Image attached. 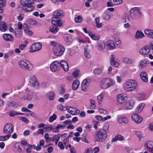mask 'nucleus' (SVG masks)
I'll return each mask as SVG.
<instances>
[{"instance_id": "nucleus-41", "label": "nucleus", "mask_w": 153, "mask_h": 153, "mask_svg": "<svg viewBox=\"0 0 153 153\" xmlns=\"http://www.w3.org/2000/svg\"><path fill=\"white\" fill-rule=\"evenodd\" d=\"M10 137V134H7V135L4 136H0V140L2 141H4L8 140Z\"/></svg>"}, {"instance_id": "nucleus-58", "label": "nucleus", "mask_w": 153, "mask_h": 153, "mask_svg": "<svg viewBox=\"0 0 153 153\" xmlns=\"http://www.w3.org/2000/svg\"><path fill=\"white\" fill-rule=\"evenodd\" d=\"M98 111L101 114H108L107 112L106 111L102 109L99 108Z\"/></svg>"}, {"instance_id": "nucleus-53", "label": "nucleus", "mask_w": 153, "mask_h": 153, "mask_svg": "<svg viewBox=\"0 0 153 153\" xmlns=\"http://www.w3.org/2000/svg\"><path fill=\"white\" fill-rule=\"evenodd\" d=\"M103 97V95L102 94H101L100 95L97 96V99L99 104H100L101 102L102 101V99Z\"/></svg>"}, {"instance_id": "nucleus-52", "label": "nucleus", "mask_w": 153, "mask_h": 153, "mask_svg": "<svg viewBox=\"0 0 153 153\" xmlns=\"http://www.w3.org/2000/svg\"><path fill=\"white\" fill-rule=\"evenodd\" d=\"M28 22L30 24L32 25H36L37 22L36 20L33 19H30Z\"/></svg>"}, {"instance_id": "nucleus-24", "label": "nucleus", "mask_w": 153, "mask_h": 153, "mask_svg": "<svg viewBox=\"0 0 153 153\" xmlns=\"http://www.w3.org/2000/svg\"><path fill=\"white\" fill-rule=\"evenodd\" d=\"M79 82L78 79H76L74 81L72 85V88L74 90H76L79 87Z\"/></svg>"}, {"instance_id": "nucleus-20", "label": "nucleus", "mask_w": 153, "mask_h": 153, "mask_svg": "<svg viewBox=\"0 0 153 153\" xmlns=\"http://www.w3.org/2000/svg\"><path fill=\"white\" fill-rule=\"evenodd\" d=\"M108 48L110 50H112L115 48V45L114 42L111 40H109L106 42Z\"/></svg>"}, {"instance_id": "nucleus-64", "label": "nucleus", "mask_w": 153, "mask_h": 153, "mask_svg": "<svg viewBox=\"0 0 153 153\" xmlns=\"http://www.w3.org/2000/svg\"><path fill=\"white\" fill-rule=\"evenodd\" d=\"M81 84L89 85V82L87 81V79H85L83 81Z\"/></svg>"}, {"instance_id": "nucleus-17", "label": "nucleus", "mask_w": 153, "mask_h": 153, "mask_svg": "<svg viewBox=\"0 0 153 153\" xmlns=\"http://www.w3.org/2000/svg\"><path fill=\"white\" fill-rule=\"evenodd\" d=\"M97 49L99 51H101L105 48V43L102 41H99L97 42Z\"/></svg>"}, {"instance_id": "nucleus-15", "label": "nucleus", "mask_w": 153, "mask_h": 153, "mask_svg": "<svg viewBox=\"0 0 153 153\" xmlns=\"http://www.w3.org/2000/svg\"><path fill=\"white\" fill-rule=\"evenodd\" d=\"M150 47L149 46H146L141 49L140 51V53L145 55L148 54L150 52Z\"/></svg>"}, {"instance_id": "nucleus-46", "label": "nucleus", "mask_w": 153, "mask_h": 153, "mask_svg": "<svg viewBox=\"0 0 153 153\" xmlns=\"http://www.w3.org/2000/svg\"><path fill=\"white\" fill-rule=\"evenodd\" d=\"M56 114H53L50 116L49 118V121L50 122L52 123L56 119Z\"/></svg>"}, {"instance_id": "nucleus-32", "label": "nucleus", "mask_w": 153, "mask_h": 153, "mask_svg": "<svg viewBox=\"0 0 153 153\" xmlns=\"http://www.w3.org/2000/svg\"><path fill=\"white\" fill-rule=\"evenodd\" d=\"M144 36V35L142 32L137 31L136 33L135 38L137 39H139L143 38Z\"/></svg>"}, {"instance_id": "nucleus-50", "label": "nucleus", "mask_w": 153, "mask_h": 153, "mask_svg": "<svg viewBox=\"0 0 153 153\" xmlns=\"http://www.w3.org/2000/svg\"><path fill=\"white\" fill-rule=\"evenodd\" d=\"M84 54L85 56L87 58H89L91 57V55L90 54L89 51L87 50L86 49H85Z\"/></svg>"}, {"instance_id": "nucleus-31", "label": "nucleus", "mask_w": 153, "mask_h": 153, "mask_svg": "<svg viewBox=\"0 0 153 153\" xmlns=\"http://www.w3.org/2000/svg\"><path fill=\"white\" fill-rule=\"evenodd\" d=\"M68 112L72 115H76L79 114L80 111L78 110L71 108L70 110H68Z\"/></svg>"}, {"instance_id": "nucleus-61", "label": "nucleus", "mask_w": 153, "mask_h": 153, "mask_svg": "<svg viewBox=\"0 0 153 153\" xmlns=\"http://www.w3.org/2000/svg\"><path fill=\"white\" fill-rule=\"evenodd\" d=\"M88 85L81 84L82 89L84 91H86Z\"/></svg>"}, {"instance_id": "nucleus-29", "label": "nucleus", "mask_w": 153, "mask_h": 153, "mask_svg": "<svg viewBox=\"0 0 153 153\" xmlns=\"http://www.w3.org/2000/svg\"><path fill=\"white\" fill-rule=\"evenodd\" d=\"M123 140V137L120 134H118L116 135L115 137L113 138L112 140V142H116L117 140L122 141Z\"/></svg>"}, {"instance_id": "nucleus-45", "label": "nucleus", "mask_w": 153, "mask_h": 153, "mask_svg": "<svg viewBox=\"0 0 153 153\" xmlns=\"http://www.w3.org/2000/svg\"><path fill=\"white\" fill-rule=\"evenodd\" d=\"M102 72V70L100 68L95 69L94 71V73L95 74L100 75Z\"/></svg>"}, {"instance_id": "nucleus-62", "label": "nucleus", "mask_w": 153, "mask_h": 153, "mask_svg": "<svg viewBox=\"0 0 153 153\" xmlns=\"http://www.w3.org/2000/svg\"><path fill=\"white\" fill-rule=\"evenodd\" d=\"M109 2H107V6L108 7H112L113 6V2L112 0H109Z\"/></svg>"}, {"instance_id": "nucleus-19", "label": "nucleus", "mask_w": 153, "mask_h": 153, "mask_svg": "<svg viewBox=\"0 0 153 153\" xmlns=\"http://www.w3.org/2000/svg\"><path fill=\"white\" fill-rule=\"evenodd\" d=\"M60 68L62 67L65 72L67 71L68 69V66L67 63L65 61L61 60L60 62Z\"/></svg>"}, {"instance_id": "nucleus-38", "label": "nucleus", "mask_w": 153, "mask_h": 153, "mask_svg": "<svg viewBox=\"0 0 153 153\" xmlns=\"http://www.w3.org/2000/svg\"><path fill=\"white\" fill-rule=\"evenodd\" d=\"M7 105L8 106L14 107V108H16L17 105V104L15 101H12L11 102L8 101Z\"/></svg>"}, {"instance_id": "nucleus-34", "label": "nucleus", "mask_w": 153, "mask_h": 153, "mask_svg": "<svg viewBox=\"0 0 153 153\" xmlns=\"http://www.w3.org/2000/svg\"><path fill=\"white\" fill-rule=\"evenodd\" d=\"M88 34L89 36L93 39L97 40L99 39V36H98L93 34L91 32H88Z\"/></svg>"}, {"instance_id": "nucleus-55", "label": "nucleus", "mask_w": 153, "mask_h": 153, "mask_svg": "<svg viewBox=\"0 0 153 153\" xmlns=\"http://www.w3.org/2000/svg\"><path fill=\"white\" fill-rule=\"evenodd\" d=\"M18 115V112L16 111H12L9 114V115L12 117H13L15 115Z\"/></svg>"}, {"instance_id": "nucleus-28", "label": "nucleus", "mask_w": 153, "mask_h": 153, "mask_svg": "<svg viewBox=\"0 0 153 153\" xmlns=\"http://www.w3.org/2000/svg\"><path fill=\"white\" fill-rule=\"evenodd\" d=\"M145 104L144 103H141L137 107L136 109V112L137 113H140L141 112L144 107Z\"/></svg>"}, {"instance_id": "nucleus-11", "label": "nucleus", "mask_w": 153, "mask_h": 153, "mask_svg": "<svg viewBox=\"0 0 153 153\" xmlns=\"http://www.w3.org/2000/svg\"><path fill=\"white\" fill-rule=\"evenodd\" d=\"M42 46L41 43H35L33 44L30 48V52L32 53L37 51H39L42 48Z\"/></svg>"}, {"instance_id": "nucleus-25", "label": "nucleus", "mask_w": 153, "mask_h": 153, "mask_svg": "<svg viewBox=\"0 0 153 153\" xmlns=\"http://www.w3.org/2000/svg\"><path fill=\"white\" fill-rule=\"evenodd\" d=\"M65 127V126L63 125L58 124L57 126L53 128V132L54 133H57L59 132V129H63Z\"/></svg>"}, {"instance_id": "nucleus-1", "label": "nucleus", "mask_w": 153, "mask_h": 153, "mask_svg": "<svg viewBox=\"0 0 153 153\" xmlns=\"http://www.w3.org/2000/svg\"><path fill=\"white\" fill-rule=\"evenodd\" d=\"M64 16L63 12L62 10H57L53 13V17L52 23L53 25H58L59 26H61L62 23L61 21L57 19H61Z\"/></svg>"}, {"instance_id": "nucleus-63", "label": "nucleus", "mask_w": 153, "mask_h": 153, "mask_svg": "<svg viewBox=\"0 0 153 153\" xmlns=\"http://www.w3.org/2000/svg\"><path fill=\"white\" fill-rule=\"evenodd\" d=\"M14 147L18 149V151L19 152V153H23V151L22 149H21V147L19 146H18V147H17L16 146H14Z\"/></svg>"}, {"instance_id": "nucleus-22", "label": "nucleus", "mask_w": 153, "mask_h": 153, "mask_svg": "<svg viewBox=\"0 0 153 153\" xmlns=\"http://www.w3.org/2000/svg\"><path fill=\"white\" fill-rule=\"evenodd\" d=\"M145 147L148 149L149 152L153 153V143L149 141L146 143L145 145Z\"/></svg>"}, {"instance_id": "nucleus-54", "label": "nucleus", "mask_w": 153, "mask_h": 153, "mask_svg": "<svg viewBox=\"0 0 153 153\" xmlns=\"http://www.w3.org/2000/svg\"><path fill=\"white\" fill-rule=\"evenodd\" d=\"M20 120L25 123H27L29 122V120L27 118L23 117H21L20 118Z\"/></svg>"}, {"instance_id": "nucleus-13", "label": "nucleus", "mask_w": 153, "mask_h": 153, "mask_svg": "<svg viewBox=\"0 0 153 153\" xmlns=\"http://www.w3.org/2000/svg\"><path fill=\"white\" fill-rule=\"evenodd\" d=\"M26 92L25 93L24 96V99L28 100H32L34 97V94L33 92L30 91L28 89L25 90Z\"/></svg>"}, {"instance_id": "nucleus-42", "label": "nucleus", "mask_w": 153, "mask_h": 153, "mask_svg": "<svg viewBox=\"0 0 153 153\" xmlns=\"http://www.w3.org/2000/svg\"><path fill=\"white\" fill-rule=\"evenodd\" d=\"M111 17L109 13L108 12H105L103 14V18L105 20H108Z\"/></svg>"}, {"instance_id": "nucleus-44", "label": "nucleus", "mask_w": 153, "mask_h": 153, "mask_svg": "<svg viewBox=\"0 0 153 153\" xmlns=\"http://www.w3.org/2000/svg\"><path fill=\"white\" fill-rule=\"evenodd\" d=\"M74 20L76 22L79 23L82 20V17L80 16H79L77 17H76L74 18Z\"/></svg>"}, {"instance_id": "nucleus-18", "label": "nucleus", "mask_w": 153, "mask_h": 153, "mask_svg": "<svg viewBox=\"0 0 153 153\" xmlns=\"http://www.w3.org/2000/svg\"><path fill=\"white\" fill-rule=\"evenodd\" d=\"M134 101L133 100L127 101L126 104L125 108L128 110L132 109L134 106Z\"/></svg>"}, {"instance_id": "nucleus-27", "label": "nucleus", "mask_w": 153, "mask_h": 153, "mask_svg": "<svg viewBox=\"0 0 153 153\" xmlns=\"http://www.w3.org/2000/svg\"><path fill=\"white\" fill-rule=\"evenodd\" d=\"M140 76L143 81L145 82L148 81V79L147 76V74L145 72H141L140 74Z\"/></svg>"}, {"instance_id": "nucleus-10", "label": "nucleus", "mask_w": 153, "mask_h": 153, "mask_svg": "<svg viewBox=\"0 0 153 153\" xmlns=\"http://www.w3.org/2000/svg\"><path fill=\"white\" fill-rule=\"evenodd\" d=\"M30 85L35 88H38L39 87V82L34 76H32L30 77Z\"/></svg>"}, {"instance_id": "nucleus-30", "label": "nucleus", "mask_w": 153, "mask_h": 153, "mask_svg": "<svg viewBox=\"0 0 153 153\" xmlns=\"http://www.w3.org/2000/svg\"><path fill=\"white\" fill-rule=\"evenodd\" d=\"M23 29L25 33L31 35L33 33L32 31L29 30L28 27V25L27 24H24L23 26Z\"/></svg>"}, {"instance_id": "nucleus-51", "label": "nucleus", "mask_w": 153, "mask_h": 153, "mask_svg": "<svg viewBox=\"0 0 153 153\" xmlns=\"http://www.w3.org/2000/svg\"><path fill=\"white\" fill-rule=\"evenodd\" d=\"M109 59L110 62L115 61L117 60V59L116 57V56L114 54L111 55L109 57Z\"/></svg>"}, {"instance_id": "nucleus-5", "label": "nucleus", "mask_w": 153, "mask_h": 153, "mask_svg": "<svg viewBox=\"0 0 153 153\" xmlns=\"http://www.w3.org/2000/svg\"><path fill=\"white\" fill-rule=\"evenodd\" d=\"M114 82L112 79L105 78L101 81L100 86L102 88L106 89L114 85Z\"/></svg>"}, {"instance_id": "nucleus-47", "label": "nucleus", "mask_w": 153, "mask_h": 153, "mask_svg": "<svg viewBox=\"0 0 153 153\" xmlns=\"http://www.w3.org/2000/svg\"><path fill=\"white\" fill-rule=\"evenodd\" d=\"M60 138V135H59L58 134L55 135L53 136V141H54L55 140H57V141H58Z\"/></svg>"}, {"instance_id": "nucleus-12", "label": "nucleus", "mask_w": 153, "mask_h": 153, "mask_svg": "<svg viewBox=\"0 0 153 153\" xmlns=\"http://www.w3.org/2000/svg\"><path fill=\"white\" fill-rule=\"evenodd\" d=\"M50 68L52 71L54 72L59 70L60 68V62L57 61L52 62L50 65Z\"/></svg>"}, {"instance_id": "nucleus-9", "label": "nucleus", "mask_w": 153, "mask_h": 153, "mask_svg": "<svg viewBox=\"0 0 153 153\" xmlns=\"http://www.w3.org/2000/svg\"><path fill=\"white\" fill-rule=\"evenodd\" d=\"M13 131V126L11 123L6 124L4 128L3 132L4 133L10 134L11 136V134L12 133Z\"/></svg>"}, {"instance_id": "nucleus-49", "label": "nucleus", "mask_w": 153, "mask_h": 153, "mask_svg": "<svg viewBox=\"0 0 153 153\" xmlns=\"http://www.w3.org/2000/svg\"><path fill=\"white\" fill-rule=\"evenodd\" d=\"M49 98L51 100L54 99L55 97V94L54 92H52L48 93Z\"/></svg>"}, {"instance_id": "nucleus-35", "label": "nucleus", "mask_w": 153, "mask_h": 153, "mask_svg": "<svg viewBox=\"0 0 153 153\" xmlns=\"http://www.w3.org/2000/svg\"><path fill=\"white\" fill-rule=\"evenodd\" d=\"M118 121L119 123H126L128 122L126 118L124 117L119 118H118Z\"/></svg>"}, {"instance_id": "nucleus-36", "label": "nucleus", "mask_w": 153, "mask_h": 153, "mask_svg": "<svg viewBox=\"0 0 153 153\" xmlns=\"http://www.w3.org/2000/svg\"><path fill=\"white\" fill-rule=\"evenodd\" d=\"M123 61L126 64H131L132 63L133 60L128 58H124L123 59Z\"/></svg>"}, {"instance_id": "nucleus-37", "label": "nucleus", "mask_w": 153, "mask_h": 153, "mask_svg": "<svg viewBox=\"0 0 153 153\" xmlns=\"http://www.w3.org/2000/svg\"><path fill=\"white\" fill-rule=\"evenodd\" d=\"M79 71L77 69H75L72 72V74L74 78H76L79 76Z\"/></svg>"}, {"instance_id": "nucleus-48", "label": "nucleus", "mask_w": 153, "mask_h": 153, "mask_svg": "<svg viewBox=\"0 0 153 153\" xmlns=\"http://www.w3.org/2000/svg\"><path fill=\"white\" fill-rule=\"evenodd\" d=\"M110 63L111 65L115 67H117L119 66V63L116 61V60L110 62Z\"/></svg>"}, {"instance_id": "nucleus-60", "label": "nucleus", "mask_w": 153, "mask_h": 153, "mask_svg": "<svg viewBox=\"0 0 153 153\" xmlns=\"http://www.w3.org/2000/svg\"><path fill=\"white\" fill-rule=\"evenodd\" d=\"M58 146L59 147V148L62 150L64 149V147L63 146V145L61 142H59L58 143Z\"/></svg>"}, {"instance_id": "nucleus-56", "label": "nucleus", "mask_w": 153, "mask_h": 153, "mask_svg": "<svg viewBox=\"0 0 153 153\" xmlns=\"http://www.w3.org/2000/svg\"><path fill=\"white\" fill-rule=\"evenodd\" d=\"M6 0H0V6L3 7L5 6Z\"/></svg>"}, {"instance_id": "nucleus-26", "label": "nucleus", "mask_w": 153, "mask_h": 153, "mask_svg": "<svg viewBox=\"0 0 153 153\" xmlns=\"http://www.w3.org/2000/svg\"><path fill=\"white\" fill-rule=\"evenodd\" d=\"M53 25L52 26L50 27V31L52 32L53 33H55L57 32L59 30V28L56 25Z\"/></svg>"}, {"instance_id": "nucleus-7", "label": "nucleus", "mask_w": 153, "mask_h": 153, "mask_svg": "<svg viewBox=\"0 0 153 153\" xmlns=\"http://www.w3.org/2000/svg\"><path fill=\"white\" fill-rule=\"evenodd\" d=\"M19 66L21 68L25 70H30L32 68L29 62L26 60H21L19 62Z\"/></svg>"}, {"instance_id": "nucleus-57", "label": "nucleus", "mask_w": 153, "mask_h": 153, "mask_svg": "<svg viewBox=\"0 0 153 153\" xmlns=\"http://www.w3.org/2000/svg\"><path fill=\"white\" fill-rule=\"evenodd\" d=\"M114 4H119L122 2V0H112Z\"/></svg>"}, {"instance_id": "nucleus-33", "label": "nucleus", "mask_w": 153, "mask_h": 153, "mask_svg": "<svg viewBox=\"0 0 153 153\" xmlns=\"http://www.w3.org/2000/svg\"><path fill=\"white\" fill-rule=\"evenodd\" d=\"M144 33L147 36L153 38V31L149 30H145Z\"/></svg>"}, {"instance_id": "nucleus-2", "label": "nucleus", "mask_w": 153, "mask_h": 153, "mask_svg": "<svg viewBox=\"0 0 153 153\" xmlns=\"http://www.w3.org/2000/svg\"><path fill=\"white\" fill-rule=\"evenodd\" d=\"M34 2L33 0H21L20 1V4L22 6V10L27 12L32 11L34 7L31 5Z\"/></svg>"}, {"instance_id": "nucleus-14", "label": "nucleus", "mask_w": 153, "mask_h": 153, "mask_svg": "<svg viewBox=\"0 0 153 153\" xmlns=\"http://www.w3.org/2000/svg\"><path fill=\"white\" fill-rule=\"evenodd\" d=\"M131 117L132 120H134L135 122L137 124L141 123L143 120V118L136 114H133Z\"/></svg>"}, {"instance_id": "nucleus-23", "label": "nucleus", "mask_w": 153, "mask_h": 153, "mask_svg": "<svg viewBox=\"0 0 153 153\" xmlns=\"http://www.w3.org/2000/svg\"><path fill=\"white\" fill-rule=\"evenodd\" d=\"M7 29V25L4 22H0V30L2 32H5Z\"/></svg>"}, {"instance_id": "nucleus-21", "label": "nucleus", "mask_w": 153, "mask_h": 153, "mask_svg": "<svg viewBox=\"0 0 153 153\" xmlns=\"http://www.w3.org/2000/svg\"><path fill=\"white\" fill-rule=\"evenodd\" d=\"M4 39L7 41L11 42L13 40V37L10 34L8 33H4L3 35Z\"/></svg>"}, {"instance_id": "nucleus-3", "label": "nucleus", "mask_w": 153, "mask_h": 153, "mask_svg": "<svg viewBox=\"0 0 153 153\" xmlns=\"http://www.w3.org/2000/svg\"><path fill=\"white\" fill-rule=\"evenodd\" d=\"M137 86L136 82L133 79H129L126 81L124 85L125 90L128 91H134Z\"/></svg>"}, {"instance_id": "nucleus-4", "label": "nucleus", "mask_w": 153, "mask_h": 153, "mask_svg": "<svg viewBox=\"0 0 153 153\" xmlns=\"http://www.w3.org/2000/svg\"><path fill=\"white\" fill-rule=\"evenodd\" d=\"M107 136V131L103 129L96 131L95 133V137L97 141L102 142L106 139Z\"/></svg>"}, {"instance_id": "nucleus-8", "label": "nucleus", "mask_w": 153, "mask_h": 153, "mask_svg": "<svg viewBox=\"0 0 153 153\" xmlns=\"http://www.w3.org/2000/svg\"><path fill=\"white\" fill-rule=\"evenodd\" d=\"M130 16L133 19L139 17L141 13L137 7H134L130 10Z\"/></svg>"}, {"instance_id": "nucleus-40", "label": "nucleus", "mask_w": 153, "mask_h": 153, "mask_svg": "<svg viewBox=\"0 0 153 153\" xmlns=\"http://www.w3.org/2000/svg\"><path fill=\"white\" fill-rule=\"evenodd\" d=\"M14 33L15 35L18 37H20L22 35V33L20 29H16L15 30Z\"/></svg>"}, {"instance_id": "nucleus-59", "label": "nucleus", "mask_w": 153, "mask_h": 153, "mask_svg": "<svg viewBox=\"0 0 153 153\" xmlns=\"http://www.w3.org/2000/svg\"><path fill=\"white\" fill-rule=\"evenodd\" d=\"M71 38L70 37L66 36L65 38V41L67 43H68V44H69L71 43Z\"/></svg>"}, {"instance_id": "nucleus-16", "label": "nucleus", "mask_w": 153, "mask_h": 153, "mask_svg": "<svg viewBox=\"0 0 153 153\" xmlns=\"http://www.w3.org/2000/svg\"><path fill=\"white\" fill-rule=\"evenodd\" d=\"M117 101L119 103H123L126 100V98L124 97V95L122 94L117 95Z\"/></svg>"}, {"instance_id": "nucleus-39", "label": "nucleus", "mask_w": 153, "mask_h": 153, "mask_svg": "<svg viewBox=\"0 0 153 153\" xmlns=\"http://www.w3.org/2000/svg\"><path fill=\"white\" fill-rule=\"evenodd\" d=\"M90 100L91 103V105L90 106V108L92 109H94L96 107L94 100L92 99H91Z\"/></svg>"}, {"instance_id": "nucleus-6", "label": "nucleus", "mask_w": 153, "mask_h": 153, "mask_svg": "<svg viewBox=\"0 0 153 153\" xmlns=\"http://www.w3.org/2000/svg\"><path fill=\"white\" fill-rule=\"evenodd\" d=\"M65 50L64 47L60 44H57L56 46L53 48V52L55 55L57 56L62 55Z\"/></svg>"}, {"instance_id": "nucleus-43", "label": "nucleus", "mask_w": 153, "mask_h": 153, "mask_svg": "<svg viewBox=\"0 0 153 153\" xmlns=\"http://www.w3.org/2000/svg\"><path fill=\"white\" fill-rule=\"evenodd\" d=\"M148 62L146 60H141L139 62L140 65L141 66V68L146 66Z\"/></svg>"}]
</instances>
